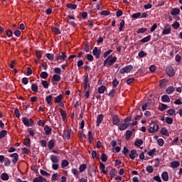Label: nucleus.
<instances>
[{"label": "nucleus", "instance_id": "obj_37", "mask_svg": "<svg viewBox=\"0 0 182 182\" xmlns=\"http://www.w3.org/2000/svg\"><path fill=\"white\" fill-rule=\"evenodd\" d=\"M66 6L69 9H76V8H77V5L73 4H68Z\"/></svg>", "mask_w": 182, "mask_h": 182}, {"label": "nucleus", "instance_id": "obj_53", "mask_svg": "<svg viewBox=\"0 0 182 182\" xmlns=\"http://www.w3.org/2000/svg\"><path fill=\"white\" fill-rule=\"evenodd\" d=\"M101 160L103 163H106V161H107V156H106V154H102L101 155Z\"/></svg>", "mask_w": 182, "mask_h": 182}, {"label": "nucleus", "instance_id": "obj_44", "mask_svg": "<svg viewBox=\"0 0 182 182\" xmlns=\"http://www.w3.org/2000/svg\"><path fill=\"white\" fill-rule=\"evenodd\" d=\"M46 102L50 106L52 105V95H48L46 97Z\"/></svg>", "mask_w": 182, "mask_h": 182}, {"label": "nucleus", "instance_id": "obj_43", "mask_svg": "<svg viewBox=\"0 0 182 182\" xmlns=\"http://www.w3.org/2000/svg\"><path fill=\"white\" fill-rule=\"evenodd\" d=\"M48 76H49V75L46 72H42L40 75L41 79H47Z\"/></svg>", "mask_w": 182, "mask_h": 182}, {"label": "nucleus", "instance_id": "obj_31", "mask_svg": "<svg viewBox=\"0 0 182 182\" xmlns=\"http://www.w3.org/2000/svg\"><path fill=\"white\" fill-rule=\"evenodd\" d=\"M132 134H133V132L132 131L127 130L125 134L126 140H130V137H132Z\"/></svg>", "mask_w": 182, "mask_h": 182}, {"label": "nucleus", "instance_id": "obj_45", "mask_svg": "<svg viewBox=\"0 0 182 182\" xmlns=\"http://www.w3.org/2000/svg\"><path fill=\"white\" fill-rule=\"evenodd\" d=\"M141 13L140 12L133 14L132 16V17L134 18V19H137V18H141Z\"/></svg>", "mask_w": 182, "mask_h": 182}, {"label": "nucleus", "instance_id": "obj_23", "mask_svg": "<svg viewBox=\"0 0 182 182\" xmlns=\"http://www.w3.org/2000/svg\"><path fill=\"white\" fill-rule=\"evenodd\" d=\"M60 113L61 114V117L63 119V121L65 122V120H66V119H67L66 111L61 109H60Z\"/></svg>", "mask_w": 182, "mask_h": 182}, {"label": "nucleus", "instance_id": "obj_12", "mask_svg": "<svg viewBox=\"0 0 182 182\" xmlns=\"http://www.w3.org/2000/svg\"><path fill=\"white\" fill-rule=\"evenodd\" d=\"M159 130V125L155 124L153 125V127H150L149 132V133H154V132H157Z\"/></svg>", "mask_w": 182, "mask_h": 182}, {"label": "nucleus", "instance_id": "obj_2", "mask_svg": "<svg viewBox=\"0 0 182 182\" xmlns=\"http://www.w3.org/2000/svg\"><path fill=\"white\" fill-rule=\"evenodd\" d=\"M68 60V55H66V52H63L61 53H58L55 55V60L58 61V63H60L59 60Z\"/></svg>", "mask_w": 182, "mask_h": 182}, {"label": "nucleus", "instance_id": "obj_34", "mask_svg": "<svg viewBox=\"0 0 182 182\" xmlns=\"http://www.w3.org/2000/svg\"><path fill=\"white\" fill-rule=\"evenodd\" d=\"M150 39H151V36L149 35L146 37L142 38L141 40V43H146V42H149V41H150Z\"/></svg>", "mask_w": 182, "mask_h": 182}, {"label": "nucleus", "instance_id": "obj_21", "mask_svg": "<svg viewBox=\"0 0 182 182\" xmlns=\"http://www.w3.org/2000/svg\"><path fill=\"white\" fill-rule=\"evenodd\" d=\"M161 100L164 102V103H170V97L168 95H163L161 97Z\"/></svg>", "mask_w": 182, "mask_h": 182}, {"label": "nucleus", "instance_id": "obj_50", "mask_svg": "<svg viewBox=\"0 0 182 182\" xmlns=\"http://www.w3.org/2000/svg\"><path fill=\"white\" fill-rule=\"evenodd\" d=\"M88 140L90 143H92V141H93V134H92L91 131H89L88 132Z\"/></svg>", "mask_w": 182, "mask_h": 182}, {"label": "nucleus", "instance_id": "obj_39", "mask_svg": "<svg viewBox=\"0 0 182 182\" xmlns=\"http://www.w3.org/2000/svg\"><path fill=\"white\" fill-rule=\"evenodd\" d=\"M68 166H69V161H68L67 160L62 161V163H61L62 168H65V167H68Z\"/></svg>", "mask_w": 182, "mask_h": 182}, {"label": "nucleus", "instance_id": "obj_35", "mask_svg": "<svg viewBox=\"0 0 182 182\" xmlns=\"http://www.w3.org/2000/svg\"><path fill=\"white\" fill-rule=\"evenodd\" d=\"M1 180H3L4 181H6L8 180H9V176L8 175V173H4L1 174Z\"/></svg>", "mask_w": 182, "mask_h": 182}, {"label": "nucleus", "instance_id": "obj_6", "mask_svg": "<svg viewBox=\"0 0 182 182\" xmlns=\"http://www.w3.org/2000/svg\"><path fill=\"white\" fill-rule=\"evenodd\" d=\"M84 89H85V90H90V84H89V76L88 75H85Z\"/></svg>", "mask_w": 182, "mask_h": 182}, {"label": "nucleus", "instance_id": "obj_8", "mask_svg": "<svg viewBox=\"0 0 182 182\" xmlns=\"http://www.w3.org/2000/svg\"><path fill=\"white\" fill-rule=\"evenodd\" d=\"M44 132L46 136H50V134H52V127H49L48 125H46L44 127Z\"/></svg>", "mask_w": 182, "mask_h": 182}, {"label": "nucleus", "instance_id": "obj_24", "mask_svg": "<svg viewBox=\"0 0 182 182\" xmlns=\"http://www.w3.org/2000/svg\"><path fill=\"white\" fill-rule=\"evenodd\" d=\"M180 14V9L177 8H174L171 11V15L176 16V15H178Z\"/></svg>", "mask_w": 182, "mask_h": 182}, {"label": "nucleus", "instance_id": "obj_7", "mask_svg": "<svg viewBox=\"0 0 182 182\" xmlns=\"http://www.w3.org/2000/svg\"><path fill=\"white\" fill-rule=\"evenodd\" d=\"M127 127H130V123L124 122L123 124L119 126L118 129L121 132H123V130H126Z\"/></svg>", "mask_w": 182, "mask_h": 182}, {"label": "nucleus", "instance_id": "obj_59", "mask_svg": "<svg viewBox=\"0 0 182 182\" xmlns=\"http://www.w3.org/2000/svg\"><path fill=\"white\" fill-rule=\"evenodd\" d=\"M52 168L53 170H58L59 168V163L53 164Z\"/></svg>", "mask_w": 182, "mask_h": 182}, {"label": "nucleus", "instance_id": "obj_58", "mask_svg": "<svg viewBox=\"0 0 182 182\" xmlns=\"http://www.w3.org/2000/svg\"><path fill=\"white\" fill-rule=\"evenodd\" d=\"M22 151L25 154H31V150H29V149H28V148H23Z\"/></svg>", "mask_w": 182, "mask_h": 182}, {"label": "nucleus", "instance_id": "obj_26", "mask_svg": "<svg viewBox=\"0 0 182 182\" xmlns=\"http://www.w3.org/2000/svg\"><path fill=\"white\" fill-rule=\"evenodd\" d=\"M62 100H63V95H62V94H60L55 97V103H60V102H62Z\"/></svg>", "mask_w": 182, "mask_h": 182}, {"label": "nucleus", "instance_id": "obj_19", "mask_svg": "<svg viewBox=\"0 0 182 182\" xmlns=\"http://www.w3.org/2000/svg\"><path fill=\"white\" fill-rule=\"evenodd\" d=\"M10 157L13 158L12 161L14 163V164H16V163L18 162V154H16V153L11 154L10 155Z\"/></svg>", "mask_w": 182, "mask_h": 182}, {"label": "nucleus", "instance_id": "obj_16", "mask_svg": "<svg viewBox=\"0 0 182 182\" xmlns=\"http://www.w3.org/2000/svg\"><path fill=\"white\" fill-rule=\"evenodd\" d=\"M50 160L53 164L59 163V159L55 155H51L50 156Z\"/></svg>", "mask_w": 182, "mask_h": 182}, {"label": "nucleus", "instance_id": "obj_4", "mask_svg": "<svg viewBox=\"0 0 182 182\" xmlns=\"http://www.w3.org/2000/svg\"><path fill=\"white\" fill-rule=\"evenodd\" d=\"M132 70H133V66L127 65L119 70V73H121V75H124V73H130Z\"/></svg>", "mask_w": 182, "mask_h": 182}, {"label": "nucleus", "instance_id": "obj_14", "mask_svg": "<svg viewBox=\"0 0 182 182\" xmlns=\"http://www.w3.org/2000/svg\"><path fill=\"white\" fill-rule=\"evenodd\" d=\"M170 164L171 168H177L178 167H180V162L178 161H173L171 162Z\"/></svg>", "mask_w": 182, "mask_h": 182}, {"label": "nucleus", "instance_id": "obj_13", "mask_svg": "<svg viewBox=\"0 0 182 182\" xmlns=\"http://www.w3.org/2000/svg\"><path fill=\"white\" fill-rule=\"evenodd\" d=\"M151 105V100H147L146 102L142 105L141 109L144 112V110H146L147 107H149V105Z\"/></svg>", "mask_w": 182, "mask_h": 182}, {"label": "nucleus", "instance_id": "obj_40", "mask_svg": "<svg viewBox=\"0 0 182 182\" xmlns=\"http://www.w3.org/2000/svg\"><path fill=\"white\" fill-rule=\"evenodd\" d=\"M78 137H80V139H82V140H84L85 139H86V135L85 134H83V130H81L79 132Z\"/></svg>", "mask_w": 182, "mask_h": 182}, {"label": "nucleus", "instance_id": "obj_49", "mask_svg": "<svg viewBox=\"0 0 182 182\" xmlns=\"http://www.w3.org/2000/svg\"><path fill=\"white\" fill-rule=\"evenodd\" d=\"M168 80H166V79L161 80L160 82V86L161 87H164V86L166 85V83H168Z\"/></svg>", "mask_w": 182, "mask_h": 182}, {"label": "nucleus", "instance_id": "obj_9", "mask_svg": "<svg viewBox=\"0 0 182 182\" xmlns=\"http://www.w3.org/2000/svg\"><path fill=\"white\" fill-rule=\"evenodd\" d=\"M92 53H93L94 56H95V58H97V59H99V58H100V50H98L97 47H95L93 49Z\"/></svg>", "mask_w": 182, "mask_h": 182}, {"label": "nucleus", "instance_id": "obj_60", "mask_svg": "<svg viewBox=\"0 0 182 182\" xmlns=\"http://www.w3.org/2000/svg\"><path fill=\"white\" fill-rule=\"evenodd\" d=\"M6 134V130H3L0 132V139H4Z\"/></svg>", "mask_w": 182, "mask_h": 182}, {"label": "nucleus", "instance_id": "obj_48", "mask_svg": "<svg viewBox=\"0 0 182 182\" xmlns=\"http://www.w3.org/2000/svg\"><path fill=\"white\" fill-rule=\"evenodd\" d=\"M109 176H110L111 178H114V177H116V170L112 169L109 171Z\"/></svg>", "mask_w": 182, "mask_h": 182}, {"label": "nucleus", "instance_id": "obj_38", "mask_svg": "<svg viewBox=\"0 0 182 182\" xmlns=\"http://www.w3.org/2000/svg\"><path fill=\"white\" fill-rule=\"evenodd\" d=\"M46 57L48 59V60H53V59H55V55L52 53H46Z\"/></svg>", "mask_w": 182, "mask_h": 182}, {"label": "nucleus", "instance_id": "obj_36", "mask_svg": "<svg viewBox=\"0 0 182 182\" xmlns=\"http://www.w3.org/2000/svg\"><path fill=\"white\" fill-rule=\"evenodd\" d=\"M161 134H163L164 136H169L168 131H167V129H166V128L161 129Z\"/></svg>", "mask_w": 182, "mask_h": 182}, {"label": "nucleus", "instance_id": "obj_33", "mask_svg": "<svg viewBox=\"0 0 182 182\" xmlns=\"http://www.w3.org/2000/svg\"><path fill=\"white\" fill-rule=\"evenodd\" d=\"M100 170H102V171L104 174L107 173V171L105 170L106 168V166L104 165L103 163L100 164Z\"/></svg>", "mask_w": 182, "mask_h": 182}, {"label": "nucleus", "instance_id": "obj_1", "mask_svg": "<svg viewBox=\"0 0 182 182\" xmlns=\"http://www.w3.org/2000/svg\"><path fill=\"white\" fill-rule=\"evenodd\" d=\"M116 60H117V58L116 56L113 57V55H109L107 59L104 61V66H107V68H110L113 64L115 63Z\"/></svg>", "mask_w": 182, "mask_h": 182}, {"label": "nucleus", "instance_id": "obj_22", "mask_svg": "<svg viewBox=\"0 0 182 182\" xmlns=\"http://www.w3.org/2000/svg\"><path fill=\"white\" fill-rule=\"evenodd\" d=\"M162 180L164 181H168V173L167 171H164L161 174Z\"/></svg>", "mask_w": 182, "mask_h": 182}, {"label": "nucleus", "instance_id": "obj_51", "mask_svg": "<svg viewBox=\"0 0 182 182\" xmlns=\"http://www.w3.org/2000/svg\"><path fill=\"white\" fill-rule=\"evenodd\" d=\"M41 85L43 86L45 89H48V87H49V83H48V81L46 80H43L41 82Z\"/></svg>", "mask_w": 182, "mask_h": 182}, {"label": "nucleus", "instance_id": "obj_29", "mask_svg": "<svg viewBox=\"0 0 182 182\" xmlns=\"http://www.w3.org/2000/svg\"><path fill=\"white\" fill-rule=\"evenodd\" d=\"M174 90H175L174 87L170 86L166 89V92L167 95H171V93H173V92H174Z\"/></svg>", "mask_w": 182, "mask_h": 182}, {"label": "nucleus", "instance_id": "obj_42", "mask_svg": "<svg viewBox=\"0 0 182 182\" xmlns=\"http://www.w3.org/2000/svg\"><path fill=\"white\" fill-rule=\"evenodd\" d=\"M143 144V140L140 139H137L135 141V146H138V147H140Z\"/></svg>", "mask_w": 182, "mask_h": 182}, {"label": "nucleus", "instance_id": "obj_63", "mask_svg": "<svg viewBox=\"0 0 182 182\" xmlns=\"http://www.w3.org/2000/svg\"><path fill=\"white\" fill-rule=\"evenodd\" d=\"M154 153H156V149H153L152 150L148 151L147 154L148 156H150V157H151V156H153Z\"/></svg>", "mask_w": 182, "mask_h": 182}, {"label": "nucleus", "instance_id": "obj_52", "mask_svg": "<svg viewBox=\"0 0 182 182\" xmlns=\"http://www.w3.org/2000/svg\"><path fill=\"white\" fill-rule=\"evenodd\" d=\"M165 122L166 123H167L168 124H171L173 123V119L171 117H166L165 119Z\"/></svg>", "mask_w": 182, "mask_h": 182}, {"label": "nucleus", "instance_id": "obj_47", "mask_svg": "<svg viewBox=\"0 0 182 182\" xmlns=\"http://www.w3.org/2000/svg\"><path fill=\"white\" fill-rule=\"evenodd\" d=\"M123 28H124V20H122L119 23V32H122V31H123Z\"/></svg>", "mask_w": 182, "mask_h": 182}, {"label": "nucleus", "instance_id": "obj_30", "mask_svg": "<svg viewBox=\"0 0 182 182\" xmlns=\"http://www.w3.org/2000/svg\"><path fill=\"white\" fill-rule=\"evenodd\" d=\"M24 146L26 147H31V139L29 138H26L24 141H23Z\"/></svg>", "mask_w": 182, "mask_h": 182}, {"label": "nucleus", "instance_id": "obj_28", "mask_svg": "<svg viewBox=\"0 0 182 182\" xmlns=\"http://www.w3.org/2000/svg\"><path fill=\"white\" fill-rule=\"evenodd\" d=\"M171 33V27H168L167 28H165L162 31L163 35H169V33Z\"/></svg>", "mask_w": 182, "mask_h": 182}, {"label": "nucleus", "instance_id": "obj_3", "mask_svg": "<svg viewBox=\"0 0 182 182\" xmlns=\"http://www.w3.org/2000/svg\"><path fill=\"white\" fill-rule=\"evenodd\" d=\"M22 122L23 123V125L26 126V127H31V126H33V119H32L23 117Z\"/></svg>", "mask_w": 182, "mask_h": 182}, {"label": "nucleus", "instance_id": "obj_57", "mask_svg": "<svg viewBox=\"0 0 182 182\" xmlns=\"http://www.w3.org/2000/svg\"><path fill=\"white\" fill-rule=\"evenodd\" d=\"M146 56H147V54L144 51L141 50L139 53V58H144Z\"/></svg>", "mask_w": 182, "mask_h": 182}, {"label": "nucleus", "instance_id": "obj_15", "mask_svg": "<svg viewBox=\"0 0 182 182\" xmlns=\"http://www.w3.org/2000/svg\"><path fill=\"white\" fill-rule=\"evenodd\" d=\"M46 178H43L42 176H40L33 179V182H46Z\"/></svg>", "mask_w": 182, "mask_h": 182}, {"label": "nucleus", "instance_id": "obj_11", "mask_svg": "<svg viewBox=\"0 0 182 182\" xmlns=\"http://www.w3.org/2000/svg\"><path fill=\"white\" fill-rule=\"evenodd\" d=\"M112 123L114 125L119 126V123H120V119H119V117H117V115H114L112 117Z\"/></svg>", "mask_w": 182, "mask_h": 182}, {"label": "nucleus", "instance_id": "obj_10", "mask_svg": "<svg viewBox=\"0 0 182 182\" xmlns=\"http://www.w3.org/2000/svg\"><path fill=\"white\" fill-rule=\"evenodd\" d=\"M137 156H139L137 154V151L133 149L131 151L130 154H129V157L131 159V160H134V159H136V157H137Z\"/></svg>", "mask_w": 182, "mask_h": 182}, {"label": "nucleus", "instance_id": "obj_55", "mask_svg": "<svg viewBox=\"0 0 182 182\" xmlns=\"http://www.w3.org/2000/svg\"><path fill=\"white\" fill-rule=\"evenodd\" d=\"M31 90L33 92H38V85L36 84H32L31 85Z\"/></svg>", "mask_w": 182, "mask_h": 182}, {"label": "nucleus", "instance_id": "obj_27", "mask_svg": "<svg viewBox=\"0 0 182 182\" xmlns=\"http://www.w3.org/2000/svg\"><path fill=\"white\" fill-rule=\"evenodd\" d=\"M48 149H50V150H52V149H53L55 147V140L50 139L48 141Z\"/></svg>", "mask_w": 182, "mask_h": 182}, {"label": "nucleus", "instance_id": "obj_46", "mask_svg": "<svg viewBox=\"0 0 182 182\" xmlns=\"http://www.w3.org/2000/svg\"><path fill=\"white\" fill-rule=\"evenodd\" d=\"M104 92H106V87L102 85L100 87L98 88V93L102 94Z\"/></svg>", "mask_w": 182, "mask_h": 182}, {"label": "nucleus", "instance_id": "obj_61", "mask_svg": "<svg viewBox=\"0 0 182 182\" xmlns=\"http://www.w3.org/2000/svg\"><path fill=\"white\" fill-rule=\"evenodd\" d=\"M14 34V33H12V30H7L6 31V35L9 37L11 38V36H12V35Z\"/></svg>", "mask_w": 182, "mask_h": 182}, {"label": "nucleus", "instance_id": "obj_64", "mask_svg": "<svg viewBox=\"0 0 182 182\" xmlns=\"http://www.w3.org/2000/svg\"><path fill=\"white\" fill-rule=\"evenodd\" d=\"M153 166H149L148 167H146V171L147 173H153Z\"/></svg>", "mask_w": 182, "mask_h": 182}, {"label": "nucleus", "instance_id": "obj_5", "mask_svg": "<svg viewBox=\"0 0 182 182\" xmlns=\"http://www.w3.org/2000/svg\"><path fill=\"white\" fill-rule=\"evenodd\" d=\"M166 75L169 76V77H173V75H175L174 68L171 66H168L166 68Z\"/></svg>", "mask_w": 182, "mask_h": 182}, {"label": "nucleus", "instance_id": "obj_54", "mask_svg": "<svg viewBox=\"0 0 182 182\" xmlns=\"http://www.w3.org/2000/svg\"><path fill=\"white\" fill-rule=\"evenodd\" d=\"M100 15H102L104 16H109V15H110V13L109 11L105 10L100 12Z\"/></svg>", "mask_w": 182, "mask_h": 182}, {"label": "nucleus", "instance_id": "obj_32", "mask_svg": "<svg viewBox=\"0 0 182 182\" xmlns=\"http://www.w3.org/2000/svg\"><path fill=\"white\" fill-rule=\"evenodd\" d=\"M59 176H60L59 173H53L51 176L52 181L53 182L58 181V178Z\"/></svg>", "mask_w": 182, "mask_h": 182}, {"label": "nucleus", "instance_id": "obj_56", "mask_svg": "<svg viewBox=\"0 0 182 182\" xmlns=\"http://www.w3.org/2000/svg\"><path fill=\"white\" fill-rule=\"evenodd\" d=\"M41 174H42V176H46V177L50 176V173H48L45 170H41L40 171Z\"/></svg>", "mask_w": 182, "mask_h": 182}, {"label": "nucleus", "instance_id": "obj_62", "mask_svg": "<svg viewBox=\"0 0 182 182\" xmlns=\"http://www.w3.org/2000/svg\"><path fill=\"white\" fill-rule=\"evenodd\" d=\"M87 60H90V62H93V55L92 54H87L86 56Z\"/></svg>", "mask_w": 182, "mask_h": 182}, {"label": "nucleus", "instance_id": "obj_20", "mask_svg": "<svg viewBox=\"0 0 182 182\" xmlns=\"http://www.w3.org/2000/svg\"><path fill=\"white\" fill-rule=\"evenodd\" d=\"M60 75L55 74L53 75L51 80L52 82H60Z\"/></svg>", "mask_w": 182, "mask_h": 182}, {"label": "nucleus", "instance_id": "obj_25", "mask_svg": "<svg viewBox=\"0 0 182 182\" xmlns=\"http://www.w3.org/2000/svg\"><path fill=\"white\" fill-rule=\"evenodd\" d=\"M52 32L55 33V35H60L62 32H60V30L56 27H51Z\"/></svg>", "mask_w": 182, "mask_h": 182}, {"label": "nucleus", "instance_id": "obj_18", "mask_svg": "<svg viewBox=\"0 0 182 182\" xmlns=\"http://www.w3.org/2000/svg\"><path fill=\"white\" fill-rule=\"evenodd\" d=\"M70 133H71L70 130L65 131V132L63 135V139H65L67 140L70 139Z\"/></svg>", "mask_w": 182, "mask_h": 182}, {"label": "nucleus", "instance_id": "obj_41", "mask_svg": "<svg viewBox=\"0 0 182 182\" xmlns=\"http://www.w3.org/2000/svg\"><path fill=\"white\" fill-rule=\"evenodd\" d=\"M86 164H83L79 167L80 173H83L86 170Z\"/></svg>", "mask_w": 182, "mask_h": 182}, {"label": "nucleus", "instance_id": "obj_17", "mask_svg": "<svg viewBox=\"0 0 182 182\" xmlns=\"http://www.w3.org/2000/svg\"><path fill=\"white\" fill-rule=\"evenodd\" d=\"M103 122V114H100L97 117V126H100V123Z\"/></svg>", "mask_w": 182, "mask_h": 182}]
</instances>
